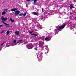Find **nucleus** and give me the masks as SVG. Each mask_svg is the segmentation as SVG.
Masks as SVG:
<instances>
[{
    "label": "nucleus",
    "mask_w": 76,
    "mask_h": 76,
    "mask_svg": "<svg viewBox=\"0 0 76 76\" xmlns=\"http://www.w3.org/2000/svg\"><path fill=\"white\" fill-rule=\"evenodd\" d=\"M1 19L3 20V21H6L7 20V19L6 18H4L3 16H2L1 18Z\"/></svg>",
    "instance_id": "nucleus-4"
},
{
    "label": "nucleus",
    "mask_w": 76,
    "mask_h": 76,
    "mask_svg": "<svg viewBox=\"0 0 76 76\" xmlns=\"http://www.w3.org/2000/svg\"><path fill=\"white\" fill-rule=\"evenodd\" d=\"M5 31V30H3L1 32V34H3V33H4V32Z\"/></svg>",
    "instance_id": "nucleus-18"
},
{
    "label": "nucleus",
    "mask_w": 76,
    "mask_h": 76,
    "mask_svg": "<svg viewBox=\"0 0 76 76\" xmlns=\"http://www.w3.org/2000/svg\"><path fill=\"white\" fill-rule=\"evenodd\" d=\"M19 41L17 43H19Z\"/></svg>",
    "instance_id": "nucleus-29"
},
{
    "label": "nucleus",
    "mask_w": 76,
    "mask_h": 76,
    "mask_svg": "<svg viewBox=\"0 0 76 76\" xmlns=\"http://www.w3.org/2000/svg\"><path fill=\"white\" fill-rule=\"evenodd\" d=\"M31 35H34V36H38V35H37V34H31Z\"/></svg>",
    "instance_id": "nucleus-12"
},
{
    "label": "nucleus",
    "mask_w": 76,
    "mask_h": 76,
    "mask_svg": "<svg viewBox=\"0 0 76 76\" xmlns=\"http://www.w3.org/2000/svg\"><path fill=\"white\" fill-rule=\"evenodd\" d=\"M13 42H14V44H15V43H16V40H15L13 41Z\"/></svg>",
    "instance_id": "nucleus-16"
},
{
    "label": "nucleus",
    "mask_w": 76,
    "mask_h": 76,
    "mask_svg": "<svg viewBox=\"0 0 76 76\" xmlns=\"http://www.w3.org/2000/svg\"><path fill=\"white\" fill-rule=\"evenodd\" d=\"M39 47L42 48L43 47L42 45H40V44H39Z\"/></svg>",
    "instance_id": "nucleus-15"
},
{
    "label": "nucleus",
    "mask_w": 76,
    "mask_h": 76,
    "mask_svg": "<svg viewBox=\"0 0 76 76\" xmlns=\"http://www.w3.org/2000/svg\"><path fill=\"white\" fill-rule=\"evenodd\" d=\"M28 49V50H30V49H31V48H27Z\"/></svg>",
    "instance_id": "nucleus-25"
},
{
    "label": "nucleus",
    "mask_w": 76,
    "mask_h": 76,
    "mask_svg": "<svg viewBox=\"0 0 76 76\" xmlns=\"http://www.w3.org/2000/svg\"><path fill=\"white\" fill-rule=\"evenodd\" d=\"M8 9H7V8H5L4 9V11H5V12H7V11Z\"/></svg>",
    "instance_id": "nucleus-13"
},
{
    "label": "nucleus",
    "mask_w": 76,
    "mask_h": 76,
    "mask_svg": "<svg viewBox=\"0 0 76 76\" xmlns=\"http://www.w3.org/2000/svg\"><path fill=\"white\" fill-rule=\"evenodd\" d=\"M3 44H4V43H2L1 44V46H2V45H3Z\"/></svg>",
    "instance_id": "nucleus-22"
},
{
    "label": "nucleus",
    "mask_w": 76,
    "mask_h": 76,
    "mask_svg": "<svg viewBox=\"0 0 76 76\" xmlns=\"http://www.w3.org/2000/svg\"><path fill=\"white\" fill-rule=\"evenodd\" d=\"M10 46L9 45H8V47H9Z\"/></svg>",
    "instance_id": "nucleus-36"
},
{
    "label": "nucleus",
    "mask_w": 76,
    "mask_h": 76,
    "mask_svg": "<svg viewBox=\"0 0 76 76\" xmlns=\"http://www.w3.org/2000/svg\"><path fill=\"white\" fill-rule=\"evenodd\" d=\"M35 3H36V2H33V4H34V5H36L35 4Z\"/></svg>",
    "instance_id": "nucleus-21"
},
{
    "label": "nucleus",
    "mask_w": 76,
    "mask_h": 76,
    "mask_svg": "<svg viewBox=\"0 0 76 76\" xmlns=\"http://www.w3.org/2000/svg\"><path fill=\"white\" fill-rule=\"evenodd\" d=\"M65 25H66L64 24L61 26H59V28H58V30H60V29H63V28L65 27Z\"/></svg>",
    "instance_id": "nucleus-2"
},
{
    "label": "nucleus",
    "mask_w": 76,
    "mask_h": 76,
    "mask_svg": "<svg viewBox=\"0 0 76 76\" xmlns=\"http://www.w3.org/2000/svg\"><path fill=\"white\" fill-rule=\"evenodd\" d=\"M42 12H43L44 11V8H42Z\"/></svg>",
    "instance_id": "nucleus-23"
},
{
    "label": "nucleus",
    "mask_w": 76,
    "mask_h": 76,
    "mask_svg": "<svg viewBox=\"0 0 76 76\" xmlns=\"http://www.w3.org/2000/svg\"><path fill=\"white\" fill-rule=\"evenodd\" d=\"M31 0H27V1H31Z\"/></svg>",
    "instance_id": "nucleus-28"
},
{
    "label": "nucleus",
    "mask_w": 76,
    "mask_h": 76,
    "mask_svg": "<svg viewBox=\"0 0 76 76\" xmlns=\"http://www.w3.org/2000/svg\"><path fill=\"white\" fill-rule=\"evenodd\" d=\"M2 23H4V24H5V25H7V26H9V24H7L6 23H5L3 21H2Z\"/></svg>",
    "instance_id": "nucleus-7"
},
{
    "label": "nucleus",
    "mask_w": 76,
    "mask_h": 76,
    "mask_svg": "<svg viewBox=\"0 0 76 76\" xmlns=\"http://www.w3.org/2000/svg\"><path fill=\"white\" fill-rule=\"evenodd\" d=\"M10 12V10H9V12Z\"/></svg>",
    "instance_id": "nucleus-35"
},
{
    "label": "nucleus",
    "mask_w": 76,
    "mask_h": 76,
    "mask_svg": "<svg viewBox=\"0 0 76 76\" xmlns=\"http://www.w3.org/2000/svg\"><path fill=\"white\" fill-rule=\"evenodd\" d=\"M8 27H11V26H8Z\"/></svg>",
    "instance_id": "nucleus-30"
},
{
    "label": "nucleus",
    "mask_w": 76,
    "mask_h": 76,
    "mask_svg": "<svg viewBox=\"0 0 76 76\" xmlns=\"http://www.w3.org/2000/svg\"><path fill=\"white\" fill-rule=\"evenodd\" d=\"M55 31H57V29H55Z\"/></svg>",
    "instance_id": "nucleus-31"
},
{
    "label": "nucleus",
    "mask_w": 76,
    "mask_h": 76,
    "mask_svg": "<svg viewBox=\"0 0 76 76\" xmlns=\"http://www.w3.org/2000/svg\"><path fill=\"white\" fill-rule=\"evenodd\" d=\"M19 18V17H18V18Z\"/></svg>",
    "instance_id": "nucleus-40"
},
{
    "label": "nucleus",
    "mask_w": 76,
    "mask_h": 76,
    "mask_svg": "<svg viewBox=\"0 0 76 76\" xmlns=\"http://www.w3.org/2000/svg\"><path fill=\"white\" fill-rule=\"evenodd\" d=\"M10 20L12 22H14V20L12 19V18H10Z\"/></svg>",
    "instance_id": "nucleus-10"
},
{
    "label": "nucleus",
    "mask_w": 76,
    "mask_h": 76,
    "mask_svg": "<svg viewBox=\"0 0 76 76\" xmlns=\"http://www.w3.org/2000/svg\"><path fill=\"white\" fill-rule=\"evenodd\" d=\"M27 7H29L28 6H27Z\"/></svg>",
    "instance_id": "nucleus-38"
},
{
    "label": "nucleus",
    "mask_w": 76,
    "mask_h": 76,
    "mask_svg": "<svg viewBox=\"0 0 76 76\" xmlns=\"http://www.w3.org/2000/svg\"><path fill=\"white\" fill-rule=\"evenodd\" d=\"M23 16H25L26 15V13H25L24 14H23Z\"/></svg>",
    "instance_id": "nucleus-17"
},
{
    "label": "nucleus",
    "mask_w": 76,
    "mask_h": 76,
    "mask_svg": "<svg viewBox=\"0 0 76 76\" xmlns=\"http://www.w3.org/2000/svg\"><path fill=\"white\" fill-rule=\"evenodd\" d=\"M33 8H34L35 7H33Z\"/></svg>",
    "instance_id": "nucleus-34"
},
{
    "label": "nucleus",
    "mask_w": 76,
    "mask_h": 76,
    "mask_svg": "<svg viewBox=\"0 0 76 76\" xmlns=\"http://www.w3.org/2000/svg\"><path fill=\"white\" fill-rule=\"evenodd\" d=\"M27 7H29L28 6H27Z\"/></svg>",
    "instance_id": "nucleus-37"
},
{
    "label": "nucleus",
    "mask_w": 76,
    "mask_h": 76,
    "mask_svg": "<svg viewBox=\"0 0 76 76\" xmlns=\"http://www.w3.org/2000/svg\"><path fill=\"white\" fill-rule=\"evenodd\" d=\"M33 14V15H36L37 16H38V14L36 13V12H32Z\"/></svg>",
    "instance_id": "nucleus-9"
},
{
    "label": "nucleus",
    "mask_w": 76,
    "mask_h": 76,
    "mask_svg": "<svg viewBox=\"0 0 76 76\" xmlns=\"http://www.w3.org/2000/svg\"><path fill=\"white\" fill-rule=\"evenodd\" d=\"M2 26H3V25H0V27H2Z\"/></svg>",
    "instance_id": "nucleus-20"
},
{
    "label": "nucleus",
    "mask_w": 76,
    "mask_h": 76,
    "mask_svg": "<svg viewBox=\"0 0 76 76\" xmlns=\"http://www.w3.org/2000/svg\"><path fill=\"white\" fill-rule=\"evenodd\" d=\"M9 34H10V31L8 30L7 32V35H9Z\"/></svg>",
    "instance_id": "nucleus-8"
},
{
    "label": "nucleus",
    "mask_w": 76,
    "mask_h": 76,
    "mask_svg": "<svg viewBox=\"0 0 76 76\" xmlns=\"http://www.w3.org/2000/svg\"><path fill=\"white\" fill-rule=\"evenodd\" d=\"M6 14V12L3 11L2 12V15H5Z\"/></svg>",
    "instance_id": "nucleus-11"
},
{
    "label": "nucleus",
    "mask_w": 76,
    "mask_h": 76,
    "mask_svg": "<svg viewBox=\"0 0 76 76\" xmlns=\"http://www.w3.org/2000/svg\"><path fill=\"white\" fill-rule=\"evenodd\" d=\"M31 32H32V33H33V32H34V31L33 30L32 31H31Z\"/></svg>",
    "instance_id": "nucleus-32"
},
{
    "label": "nucleus",
    "mask_w": 76,
    "mask_h": 76,
    "mask_svg": "<svg viewBox=\"0 0 76 76\" xmlns=\"http://www.w3.org/2000/svg\"><path fill=\"white\" fill-rule=\"evenodd\" d=\"M48 53V52H47V53Z\"/></svg>",
    "instance_id": "nucleus-33"
},
{
    "label": "nucleus",
    "mask_w": 76,
    "mask_h": 76,
    "mask_svg": "<svg viewBox=\"0 0 76 76\" xmlns=\"http://www.w3.org/2000/svg\"><path fill=\"white\" fill-rule=\"evenodd\" d=\"M18 9L16 8H13L11 9V11L12 12H13L15 11L14 12V15L15 16H17L18 15V16H22L23 15V13H21L20 14H19L20 13V11L19 10H17Z\"/></svg>",
    "instance_id": "nucleus-1"
},
{
    "label": "nucleus",
    "mask_w": 76,
    "mask_h": 76,
    "mask_svg": "<svg viewBox=\"0 0 76 76\" xmlns=\"http://www.w3.org/2000/svg\"><path fill=\"white\" fill-rule=\"evenodd\" d=\"M34 49L36 51H37V49L36 48H35Z\"/></svg>",
    "instance_id": "nucleus-26"
},
{
    "label": "nucleus",
    "mask_w": 76,
    "mask_h": 76,
    "mask_svg": "<svg viewBox=\"0 0 76 76\" xmlns=\"http://www.w3.org/2000/svg\"><path fill=\"white\" fill-rule=\"evenodd\" d=\"M20 32L19 31H16L15 32L16 35H18V36H19V33Z\"/></svg>",
    "instance_id": "nucleus-5"
},
{
    "label": "nucleus",
    "mask_w": 76,
    "mask_h": 76,
    "mask_svg": "<svg viewBox=\"0 0 76 76\" xmlns=\"http://www.w3.org/2000/svg\"><path fill=\"white\" fill-rule=\"evenodd\" d=\"M37 0H34V3H37Z\"/></svg>",
    "instance_id": "nucleus-19"
},
{
    "label": "nucleus",
    "mask_w": 76,
    "mask_h": 76,
    "mask_svg": "<svg viewBox=\"0 0 76 76\" xmlns=\"http://www.w3.org/2000/svg\"><path fill=\"white\" fill-rule=\"evenodd\" d=\"M30 34H32V32L30 31Z\"/></svg>",
    "instance_id": "nucleus-24"
},
{
    "label": "nucleus",
    "mask_w": 76,
    "mask_h": 76,
    "mask_svg": "<svg viewBox=\"0 0 76 76\" xmlns=\"http://www.w3.org/2000/svg\"><path fill=\"white\" fill-rule=\"evenodd\" d=\"M69 7H70V9H72L73 8H75V7H74L72 4H71L70 5Z\"/></svg>",
    "instance_id": "nucleus-6"
},
{
    "label": "nucleus",
    "mask_w": 76,
    "mask_h": 76,
    "mask_svg": "<svg viewBox=\"0 0 76 76\" xmlns=\"http://www.w3.org/2000/svg\"><path fill=\"white\" fill-rule=\"evenodd\" d=\"M49 39L48 37H46L45 39V40H48Z\"/></svg>",
    "instance_id": "nucleus-14"
},
{
    "label": "nucleus",
    "mask_w": 76,
    "mask_h": 76,
    "mask_svg": "<svg viewBox=\"0 0 76 76\" xmlns=\"http://www.w3.org/2000/svg\"><path fill=\"white\" fill-rule=\"evenodd\" d=\"M19 42H20L21 41H22V40H19Z\"/></svg>",
    "instance_id": "nucleus-27"
},
{
    "label": "nucleus",
    "mask_w": 76,
    "mask_h": 76,
    "mask_svg": "<svg viewBox=\"0 0 76 76\" xmlns=\"http://www.w3.org/2000/svg\"><path fill=\"white\" fill-rule=\"evenodd\" d=\"M39 57H38V59L39 61H41V60H42V54H39Z\"/></svg>",
    "instance_id": "nucleus-3"
},
{
    "label": "nucleus",
    "mask_w": 76,
    "mask_h": 76,
    "mask_svg": "<svg viewBox=\"0 0 76 76\" xmlns=\"http://www.w3.org/2000/svg\"><path fill=\"white\" fill-rule=\"evenodd\" d=\"M3 2V3H4V2Z\"/></svg>",
    "instance_id": "nucleus-39"
}]
</instances>
